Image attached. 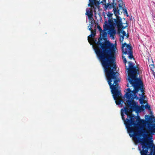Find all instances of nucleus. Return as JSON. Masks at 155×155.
<instances>
[{
	"label": "nucleus",
	"mask_w": 155,
	"mask_h": 155,
	"mask_svg": "<svg viewBox=\"0 0 155 155\" xmlns=\"http://www.w3.org/2000/svg\"><path fill=\"white\" fill-rule=\"evenodd\" d=\"M106 78L116 104L119 105L124 103L125 105L124 112L127 118L125 119L124 110L122 109L121 115L128 132L132 133L129 134L130 137H133L135 140H138L140 143L139 140L142 138L145 139L150 143L145 137L147 136V134L155 133V124L153 123V120L155 119L154 117L150 116L148 120H146L141 119L139 116H136L134 114H129L133 111H139L141 109V107L138 106L134 100L139 99L141 104L143 103L144 90L142 81L137 77H127V80L128 83L127 86L129 87L126 89L127 92L124 95L127 99L125 100L124 98V99L118 100V98L122 97L121 91L118 89V82L120 81L119 77Z\"/></svg>",
	"instance_id": "f257e3e1"
},
{
	"label": "nucleus",
	"mask_w": 155,
	"mask_h": 155,
	"mask_svg": "<svg viewBox=\"0 0 155 155\" xmlns=\"http://www.w3.org/2000/svg\"><path fill=\"white\" fill-rule=\"evenodd\" d=\"M141 148L139 149L141 155H155V145L148 142L145 139L139 140Z\"/></svg>",
	"instance_id": "f03ea898"
},
{
	"label": "nucleus",
	"mask_w": 155,
	"mask_h": 155,
	"mask_svg": "<svg viewBox=\"0 0 155 155\" xmlns=\"http://www.w3.org/2000/svg\"><path fill=\"white\" fill-rule=\"evenodd\" d=\"M114 11L115 15L116 16V18L114 19H110L109 20V23L111 27H114L116 25L118 29H124L127 27V25L124 26L122 23V19L119 16L117 15V14L119 13L120 10H113Z\"/></svg>",
	"instance_id": "7ed1b4c3"
},
{
	"label": "nucleus",
	"mask_w": 155,
	"mask_h": 155,
	"mask_svg": "<svg viewBox=\"0 0 155 155\" xmlns=\"http://www.w3.org/2000/svg\"><path fill=\"white\" fill-rule=\"evenodd\" d=\"M89 3L88 6L91 7V8L88 10H102L100 8V4L103 5V3H105L106 0H89Z\"/></svg>",
	"instance_id": "20e7f679"
},
{
	"label": "nucleus",
	"mask_w": 155,
	"mask_h": 155,
	"mask_svg": "<svg viewBox=\"0 0 155 155\" xmlns=\"http://www.w3.org/2000/svg\"><path fill=\"white\" fill-rule=\"evenodd\" d=\"M132 48L131 45H128L126 43L122 44V50L124 54H125L129 52L132 51Z\"/></svg>",
	"instance_id": "39448f33"
},
{
	"label": "nucleus",
	"mask_w": 155,
	"mask_h": 155,
	"mask_svg": "<svg viewBox=\"0 0 155 155\" xmlns=\"http://www.w3.org/2000/svg\"><path fill=\"white\" fill-rule=\"evenodd\" d=\"M115 0H113V2L111 3L109 2L107 5L103 3L102 5L104 6V8L106 9L107 8L111 9L113 8V10H119L118 7L116 6L117 4L114 2Z\"/></svg>",
	"instance_id": "423d86ee"
},
{
	"label": "nucleus",
	"mask_w": 155,
	"mask_h": 155,
	"mask_svg": "<svg viewBox=\"0 0 155 155\" xmlns=\"http://www.w3.org/2000/svg\"><path fill=\"white\" fill-rule=\"evenodd\" d=\"M86 15H87L88 16V19L89 20L93 19V11L95 12H96V10H86Z\"/></svg>",
	"instance_id": "0eeeda50"
},
{
	"label": "nucleus",
	"mask_w": 155,
	"mask_h": 155,
	"mask_svg": "<svg viewBox=\"0 0 155 155\" xmlns=\"http://www.w3.org/2000/svg\"><path fill=\"white\" fill-rule=\"evenodd\" d=\"M118 6L120 9L121 10H126V8L125 6V5L124 4L122 0H119Z\"/></svg>",
	"instance_id": "6e6552de"
},
{
	"label": "nucleus",
	"mask_w": 155,
	"mask_h": 155,
	"mask_svg": "<svg viewBox=\"0 0 155 155\" xmlns=\"http://www.w3.org/2000/svg\"><path fill=\"white\" fill-rule=\"evenodd\" d=\"M108 32L110 36H112L113 37L114 35L116 33V31L114 28H110L109 29Z\"/></svg>",
	"instance_id": "1a4fd4ad"
},
{
	"label": "nucleus",
	"mask_w": 155,
	"mask_h": 155,
	"mask_svg": "<svg viewBox=\"0 0 155 155\" xmlns=\"http://www.w3.org/2000/svg\"><path fill=\"white\" fill-rule=\"evenodd\" d=\"M110 26L108 25L107 21L106 20L105 21L104 24L103 25V31H106L107 30H109Z\"/></svg>",
	"instance_id": "9d476101"
},
{
	"label": "nucleus",
	"mask_w": 155,
	"mask_h": 155,
	"mask_svg": "<svg viewBox=\"0 0 155 155\" xmlns=\"http://www.w3.org/2000/svg\"><path fill=\"white\" fill-rule=\"evenodd\" d=\"M91 34L88 36V40L89 41L90 38H91L93 37H94L96 35L95 29V31H91Z\"/></svg>",
	"instance_id": "9b49d317"
},
{
	"label": "nucleus",
	"mask_w": 155,
	"mask_h": 155,
	"mask_svg": "<svg viewBox=\"0 0 155 155\" xmlns=\"http://www.w3.org/2000/svg\"><path fill=\"white\" fill-rule=\"evenodd\" d=\"M126 54H127L128 55V58L130 59H134V56L133 55V52L132 51H131V52H129L127 53Z\"/></svg>",
	"instance_id": "f8f14e48"
},
{
	"label": "nucleus",
	"mask_w": 155,
	"mask_h": 155,
	"mask_svg": "<svg viewBox=\"0 0 155 155\" xmlns=\"http://www.w3.org/2000/svg\"><path fill=\"white\" fill-rule=\"evenodd\" d=\"M101 35H102V38H104L106 37L107 35V33L105 32V31H104L103 30V31H102V32L101 33Z\"/></svg>",
	"instance_id": "ddd939ff"
},
{
	"label": "nucleus",
	"mask_w": 155,
	"mask_h": 155,
	"mask_svg": "<svg viewBox=\"0 0 155 155\" xmlns=\"http://www.w3.org/2000/svg\"><path fill=\"white\" fill-rule=\"evenodd\" d=\"M113 15V14L112 13H110L109 12H108V14L107 15L108 17L109 18L108 20L110 19H112L111 18H112V16ZM108 21H109V20H108Z\"/></svg>",
	"instance_id": "4468645a"
},
{
	"label": "nucleus",
	"mask_w": 155,
	"mask_h": 155,
	"mask_svg": "<svg viewBox=\"0 0 155 155\" xmlns=\"http://www.w3.org/2000/svg\"><path fill=\"white\" fill-rule=\"evenodd\" d=\"M97 28L98 30L99 31L100 33V35L101 36V33L103 31V30H102L101 28L100 27V26L99 25H98L97 26Z\"/></svg>",
	"instance_id": "2eb2a0df"
},
{
	"label": "nucleus",
	"mask_w": 155,
	"mask_h": 155,
	"mask_svg": "<svg viewBox=\"0 0 155 155\" xmlns=\"http://www.w3.org/2000/svg\"><path fill=\"white\" fill-rule=\"evenodd\" d=\"M120 41L121 43H122L123 42V41H124V36H122L121 35H120Z\"/></svg>",
	"instance_id": "dca6fc26"
},
{
	"label": "nucleus",
	"mask_w": 155,
	"mask_h": 155,
	"mask_svg": "<svg viewBox=\"0 0 155 155\" xmlns=\"http://www.w3.org/2000/svg\"><path fill=\"white\" fill-rule=\"evenodd\" d=\"M145 107L146 108H147L149 110H150V107L149 105L147 104L145 106Z\"/></svg>",
	"instance_id": "f3484780"
},
{
	"label": "nucleus",
	"mask_w": 155,
	"mask_h": 155,
	"mask_svg": "<svg viewBox=\"0 0 155 155\" xmlns=\"http://www.w3.org/2000/svg\"><path fill=\"white\" fill-rule=\"evenodd\" d=\"M121 33L123 34V35L122 36H124L125 35H126V33L125 31L122 30L121 31Z\"/></svg>",
	"instance_id": "a211bd4d"
},
{
	"label": "nucleus",
	"mask_w": 155,
	"mask_h": 155,
	"mask_svg": "<svg viewBox=\"0 0 155 155\" xmlns=\"http://www.w3.org/2000/svg\"><path fill=\"white\" fill-rule=\"evenodd\" d=\"M93 26L92 25H91V27L90 28H88V30L90 31H93V30H92V28H91V27Z\"/></svg>",
	"instance_id": "6ab92c4d"
},
{
	"label": "nucleus",
	"mask_w": 155,
	"mask_h": 155,
	"mask_svg": "<svg viewBox=\"0 0 155 155\" xmlns=\"http://www.w3.org/2000/svg\"><path fill=\"white\" fill-rule=\"evenodd\" d=\"M125 36H126L127 38H128L129 37V35L128 33H127V34H126V35Z\"/></svg>",
	"instance_id": "aec40b11"
},
{
	"label": "nucleus",
	"mask_w": 155,
	"mask_h": 155,
	"mask_svg": "<svg viewBox=\"0 0 155 155\" xmlns=\"http://www.w3.org/2000/svg\"><path fill=\"white\" fill-rule=\"evenodd\" d=\"M123 11H124V12L125 13H126V14H127V10H123Z\"/></svg>",
	"instance_id": "412c9836"
},
{
	"label": "nucleus",
	"mask_w": 155,
	"mask_h": 155,
	"mask_svg": "<svg viewBox=\"0 0 155 155\" xmlns=\"http://www.w3.org/2000/svg\"><path fill=\"white\" fill-rule=\"evenodd\" d=\"M153 19L155 20V16L153 17Z\"/></svg>",
	"instance_id": "4be33fe9"
},
{
	"label": "nucleus",
	"mask_w": 155,
	"mask_h": 155,
	"mask_svg": "<svg viewBox=\"0 0 155 155\" xmlns=\"http://www.w3.org/2000/svg\"><path fill=\"white\" fill-rule=\"evenodd\" d=\"M151 67H152V66H153H153H153V65L151 64Z\"/></svg>",
	"instance_id": "5701e85b"
},
{
	"label": "nucleus",
	"mask_w": 155,
	"mask_h": 155,
	"mask_svg": "<svg viewBox=\"0 0 155 155\" xmlns=\"http://www.w3.org/2000/svg\"><path fill=\"white\" fill-rule=\"evenodd\" d=\"M151 67H152V66H153H153H153V65L151 64Z\"/></svg>",
	"instance_id": "b1692460"
},
{
	"label": "nucleus",
	"mask_w": 155,
	"mask_h": 155,
	"mask_svg": "<svg viewBox=\"0 0 155 155\" xmlns=\"http://www.w3.org/2000/svg\"><path fill=\"white\" fill-rule=\"evenodd\" d=\"M127 17H128V15L127 14Z\"/></svg>",
	"instance_id": "393cba45"
},
{
	"label": "nucleus",
	"mask_w": 155,
	"mask_h": 155,
	"mask_svg": "<svg viewBox=\"0 0 155 155\" xmlns=\"http://www.w3.org/2000/svg\"><path fill=\"white\" fill-rule=\"evenodd\" d=\"M102 38H101L100 40H101L102 39Z\"/></svg>",
	"instance_id": "a878e982"
}]
</instances>
